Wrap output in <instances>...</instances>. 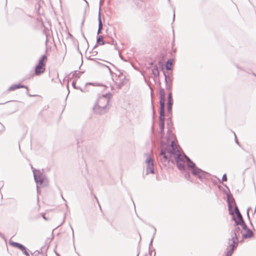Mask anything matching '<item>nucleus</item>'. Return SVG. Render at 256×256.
Wrapping results in <instances>:
<instances>
[{
    "instance_id": "nucleus-1",
    "label": "nucleus",
    "mask_w": 256,
    "mask_h": 256,
    "mask_svg": "<svg viewBox=\"0 0 256 256\" xmlns=\"http://www.w3.org/2000/svg\"><path fill=\"white\" fill-rule=\"evenodd\" d=\"M174 140L175 138L174 134H170L166 144H162L161 151L158 156L160 160L166 164L170 160H174L178 164L186 159L188 160V166L192 168H194L195 164L188 157L181 154Z\"/></svg>"
},
{
    "instance_id": "nucleus-2",
    "label": "nucleus",
    "mask_w": 256,
    "mask_h": 256,
    "mask_svg": "<svg viewBox=\"0 0 256 256\" xmlns=\"http://www.w3.org/2000/svg\"><path fill=\"white\" fill-rule=\"evenodd\" d=\"M110 97L111 94L109 93L99 96L94 108V112L98 114L104 112L105 109L108 106Z\"/></svg>"
},
{
    "instance_id": "nucleus-3",
    "label": "nucleus",
    "mask_w": 256,
    "mask_h": 256,
    "mask_svg": "<svg viewBox=\"0 0 256 256\" xmlns=\"http://www.w3.org/2000/svg\"><path fill=\"white\" fill-rule=\"evenodd\" d=\"M160 122L159 128L161 132H164V90H161L160 92Z\"/></svg>"
},
{
    "instance_id": "nucleus-4",
    "label": "nucleus",
    "mask_w": 256,
    "mask_h": 256,
    "mask_svg": "<svg viewBox=\"0 0 256 256\" xmlns=\"http://www.w3.org/2000/svg\"><path fill=\"white\" fill-rule=\"evenodd\" d=\"M228 247L226 256H230L234 250V248L237 246L238 239L235 232H231L228 236Z\"/></svg>"
},
{
    "instance_id": "nucleus-5",
    "label": "nucleus",
    "mask_w": 256,
    "mask_h": 256,
    "mask_svg": "<svg viewBox=\"0 0 256 256\" xmlns=\"http://www.w3.org/2000/svg\"><path fill=\"white\" fill-rule=\"evenodd\" d=\"M47 62V56L43 55L38 60V64L35 67V74L38 76L42 74L46 69V64Z\"/></svg>"
},
{
    "instance_id": "nucleus-6",
    "label": "nucleus",
    "mask_w": 256,
    "mask_h": 256,
    "mask_svg": "<svg viewBox=\"0 0 256 256\" xmlns=\"http://www.w3.org/2000/svg\"><path fill=\"white\" fill-rule=\"evenodd\" d=\"M113 80L114 82V85L112 86V88H120L123 85L128 82V80L122 74L117 76L113 78Z\"/></svg>"
},
{
    "instance_id": "nucleus-7",
    "label": "nucleus",
    "mask_w": 256,
    "mask_h": 256,
    "mask_svg": "<svg viewBox=\"0 0 256 256\" xmlns=\"http://www.w3.org/2000/svg\"><path fill=\"white\" fill-rule=\"evenodd\" d=\"M146 174H154V168L153 163V158L151 156H148L146 160Z\"/></svg>"
},
{
    "instance_id": "nucleus-8",
    "label": "nucleus",
    "mask_w": 256,
    "mask_h": 256,
    "mask_svg": "<svg viewBox=\"0 0 256 256\" xmlns=\"http://www.w3.org/2000/svg\"><path fill=\"white\" fill-rule=\"evenodd\" d=\"M235 212L236 214V218H234V220L236 225L244 227L245 224L242 220V216L237 208H236Z\"/></svg>"
},
{
    "instance_id": "nucleus-9",
    "label": "nucleus",
    "mask_w": 256,
    "mask_h": 256,
    "mask_svg": "<svg viewBox=\"0 0 256 256\" xmlns=\"http://www.w3.org/2000/svg\"><path fill=\"white\" fill-rule=\"evenodd\" d=\"M35 182L38 184H41L44 182V176L38 170H33Z\"/></svg>"
},
{
    "instance_id": "nucleus-10",
    "label": "nucleus",
    "mask_w": 256,
    "mask_h": 256,
    "mask_svg": "<svg viewBox=\"0 0 256 256\" xmlns=\"http://www.w3.org/2000/svg\"><path fill=\"white\" fill-rule=\"evenodd\" d=\"M10 244L13 247L18 248V249L21 250L23 254H25L26 256H30V254L28 251L26 250V247L22 245V244L16 242H10Z\"/></svg>"
},
{
    "instance_id": "nucleus-11",
    "label": "nucleus",
    "mask_w": 256,
    "mask_h": 256,
    "mask_svg": "<svg viewBox=\"0 0 256 256\" xmlns=\"http://www.w3.org/2000/svg\"><path fill=\"white\" fill-rule=\"evenodd\" d=\"M242 227V236L244 238H250L252 236V232L248 229L246 224H244V226H241Z\"/></svg>"
},
{
    "instance_id": "nucleus-12",
    "label": "nucleus",
    "mask_w": 256,
    "mask_h": 256,
    "mask_svg": "<svg viewBox=\"0 0 256 256\" xmlns=\"http://www.w3.org/2000/svg\"><path fill=\"white\" fill-rule=\"evenodd\" d=\"M173 104V100L172 99V94H169L168 96V110L169 112H170L172 108V106Z\"/></svg>"
},
{
    "instance_id": "nucleus-13",
    "label": "nucleus",
    "mask_w": 256,
    "mask_h": 256,
    "mask_svg": "<svg viewBox=\"0 0 256 256\" xmlns=\"http://www.w3.org/2000/svg\"><path fill=\"white\" fill-rule=\"evenodd\" d=\"M20 88H26L28 89V88L24 85H22L20 84H12L11 86L9 88V90H14L16 89Z\"/></svg>"
},
{
    "instance_id": "nucleus-14",
    "label": "nucleus",
    "mask_w": 256,
    "mask_h": 256,
    "mask_svg": "<svg viewBox=\"0 0 256 256\" xmlns=\"http://www.w3.org/2000/svg\"><path fill=\"white\" fill-rule=\"evenodd\" d=\"M202 170H201L200 169L198 168H192V174L196 176H198V177L200 178L202 174Z\"/></svg>"
},
{
    "instance_id": "nucleus-15",
    "label": "nucleus",
    "mask_w": 256,
    "mask_h": 256,
    "mask_svg": "<svg viewBox=\"0 0 256 256\" xmlns=\"http://www.w3.org/2000/svg\"><path fill=\"white\" fill-rule=\"evenodd\" d=\"M172 60H168L166 64V68L167 70H170L172 68Z\"/></svg>"
},
{
    "instance_id": "nucleus-16",
    "label": "nucleus",
    "mask_w": 256,
    "mask_h": 256,
    "mask_svg": "<svg viewBox=\"0 0 256 256\" xmlns=\"http://www.w3.org/2000/svg\"><path fill=\"white\" fill-rule=\"evenodd\" d=\"M97 44L100 45L104 44V42L103 40V37L102 36H99L97 38Z\"/></svg>"
},
{
    "instance_id": "nucleus-17",
    "label": "nucleus",
    "mask_w": 256,
    "mask_h": 256,
    "mask_svg": "<svg viewBox=\"0 0 256 256\" xmlns=\"http://www.w3.org/2000/svg\"><path fill=\"white\" fill-rule=\"evenodd\" d=\"M102 24L100 18V12L99 13V17H98V28L100 30H102Z\"/></svg>"
},
{
    "instance_id": "nucleus-18",
    "label": "nucleus",
    "mask_w": 256,
    "mask_h": 256,
    "mask_svg": "<svg viewBox=\"0 0 256 256\" xmlns=\"http://www.w3.org/2000/svg\"><path fill=\"white\" fill-rule=\"evenodd\" d=\"M76 82L75 81H72V87L75 89H80L81 91H82V90H81L80 88L76 86Z\"/></svg>"
},
{
    "instance_id": "nucleus-19",
    "label": "nucleus",
    "mask_w": 256,
    "mask_h": 256,
    "mask_svg": "<svg viewBox=\"0 0 256 256\" xmlns=\"http://www.w3.org/2000/svg\"><path fill=\"white\" fill-rule=\"evenodd\" d=\"M222 180L224 182H226L227 180V177L226 174L223 175L222 178Z\"/></svg>"
},
{
    "instance_id": "nucleus-20",
    "label": "nucleus",
    "mask_w": 256,
    "mask_h": 256,
    "mask_svg": "<svg viewBox=\"0 0 256 256\" xmlns=\"http://www.w3.org/2000/svg\"><path fill=\"white\" fill-rule=\"evenodd\" d=\"M153 72H154V74L155 75L158 74V70H157V69H154V71H153Z\"/></svg>"
},
{
    "instance_id": "nucleus-21",
    "label": "nucleus",
    "mask_w": 256,
    "mask_h": 256,
    "mask_svg": "<svg viewBox=\"0 0 256 256\" xmlns=\"http://www.w3.org/2000/svg\"><path fill=\"white\" fill-rule=\"evenodd\" d=\"M101 30L98 29V34H99Z\"/></svg>"
},
{
    "instance_id": "nucleus-22",
    "label": "nucleus",
    "mask_w": 256,
    "mask_h": 256,
    "mask_svg": "<svg viewBox=\"0 0 256 256\" xmlns=\"http://www.w3.org/2000/svg\"><path fill=\"white\" fill-rule=\"evenodd\" d=\"M106 68H108V70H110V68L108 66H106Z\"/></svg>"
},
{
    "instance_id": "nucleus-23",
    "label": "nucleus",
    "mask_w": 256,
    "mask_h": 256,
    "mask_svg": "<svg viewBox=\"0 0 256 256\" xmlns=\"http://www.w3.org/2000/svg\"><path fill=\"white\" fill-rule=\"evenodd\" d=\"M43 218H44V219H46V218H45V216H43Z\"/></svg>"
},
{
    "instance_id": "nucleus-24",
    "label": "nucleus",
    "mask_w": 256,
    "mask_h": 256,
    "mask_svg": "<svg viewBox=\"0 0 256 256\" xmlns=\"http://www.w3.org/2000/svg\"><path fill=\"white\" fill-rule=\"evenodd\" d=\"M84 0L86 3H88L86 0Z\"/></svg>"
}]
</instances>
